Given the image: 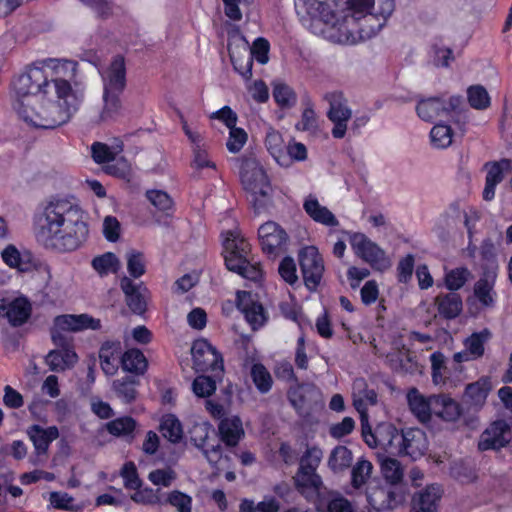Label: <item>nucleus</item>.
I'll list each match as a JSON object with an SVG mask.
<instances>
[{"label":"nucleus","mask_w":512,"mask_h":512,"mask_svg":"<svg viewBox=\"0 0 512 512\" xmlns=\"http://www.w3.org/2000/svg\"><path fill=\"white\" fill-rule=\"evenodd\" d=\"M496 274H485L474 284V295L484 307H493L497 296L494 291Z\"/></svg>","instance_id":"obj_34"},{"label":"nucleus","mask_w":512,"mask_h":512,"mask_svg":"<svg viewBox=\"0 0 512 512\" xmlns=\"http://www.w3.org/2000/svg\"><path fill=\"white\" fill-rule=\"evenodd\" d=\"M469 276L470 272L466 267L451 269L445 274V287L451 292H456L465 285Z\"/></svg>","instance_id":"obj_49"},{"label":"nucleus","mask_w":512,"mask_h":512,"mask_svg":"<svg viewBox=\"0 0 512 512\" xmlns=\"http://www.w3.org/2000/svg\"><path fill=\"white\" fill-rule=\"evenodd\" d=\"M415 256L411 253L401 258L397 265V280L400 283H408L413 275Z\"/></svg>","instance_id":"obj_58"},{"label":"nucleus","mask_w":512,"mask_h":512,"mask_svg":"<svg viewBox=\"0 0 512 512\" xmlns=\"http://www.w3.org/2000/svg\"><path fill=\"white\" fill-rule=\"evenodd\" d=\"M350 244L355 253L372 266L379 264L386 259L385 251L377 243L369 239L364 233H354L350 237Z\"/></svg>","instance_id":"obj_13"},{"label":"nucleus","mask_w":512,"mask_h":512,"mask_svg":"<svg viewBox=\"0 0 512 512\" xmlns=\"http://www.w3.org/2000/svg\"><path fill=\"white\" fill-rule=\"evenodd\" d=\"M210 118L221 121L228 129L235 126L238 121V116L236 112H234L232 108L227 105L213 112L210 115Z\"/></svg>","instance_id":"obj_64"},{"label":"nucleus","mask_w":512,"mask_h":512,"mask_svg":"<svg viewBox=\"0 0 512 512\" xmlns=\"http://www.w3.org/2000/svg\"><path fill=\"white\" fill-rule=\"evenodd\" d=\"M121 476L127 489H136L142 484L136 465L132 461L126 462L123 465L121 469Z\"/></svg>","instance_id":"obj_59"},{"label":"nucleus","mask_w":512,"mask_h":512,"mask_svg":"<svg viewBox=\"0 0 512 512\" xmlns=\"http://www.w3.org/2000/svg\"><path fill=\"white\" fill-rule=\"evenodd\" d=\"M31 313V305L25 298L12 301H0V317L6 318L12 326H20L27 321Z\"/></svg>","instance_id":"obj_20"},{"label":"nucleus","mask_w":512,"mask_h":512,"mask_svg":"<svg viewBox=\"0 0 512 512\" xmlns=\"http://www.w3.org/2000/svg\"><path fill=\"white\" fill-rule=\"evenodd\" d=\"M149 202L167 217H172L175 212L174 201L172 197L163 190L151 189L145 194Z\"/></svg>","instance_id":"obj_39"},{"label":"nucleus","mask_w":512,"mask_h":512,"mask_svg":"<svg viewBox=\"0 0 512 512\" xmlns=\"http://www.w3.org/2000/svg\"><path fill=\"white\" fill-rule=\"evenodd\" d=\"M135 428L136 421L131 416L119 417L106 424L107 431L113 436L132 434Z\"/></svg>","instance_id":"obj_51"},{"label":"nucleus","mask_w":512,"mask_h":512,"mask_svg":"<svg viewBox=\"0 0 512 512\" xmlns=\"http://www.w3.org/2000/svg\"><path fill=\"white\" fill-rule=\"evenodd\" d=\"M158 430L161 435L172 444H178L184 438L183 425L179 418L173 413L162 415Z\"/></svg>","instance_id":"obj_31"},{"label":"nucleus","mask_w":512,"mask_h":512,"mask_svg":"<svg viewBox=\"0 0 512 512\" xmlns=\"http://www.w3.org/2000/svg\"><path fill=\"white\" fill-rule=\"evenodd\" d=\"M236 300L238 308L253 329L264 325L267 320L265 309L260 302L253 300L250 292L238 291Z\"/></svg>","instance_id":"obj_18"},{"label":"nucleus","mask_w":512,"mask_h":512,"mask_svg":"<svg viewBox=\"0 0 512 512\" xmlns=\"http://www.w3.org/2000/svg\"><path fill=\"white\" fill-rule=\"evenodd\" d=\"M120 288L125 295V301L129 309L137 315H143L147 310V302L142 294V284H136L127 276L120 279Z\"/></svg>","instance_id":"obj_21"},{"label":"nucleus","mask_w":512,"mask_h":512,"mask_svg":"<svg viewBox=\"0 0 512 512\" xmlns=\"http://www.w3.org/2000/svg\"><path fill=\"white\" fill-rule=\"evenodd\" d=\"M469 105L476 110H484L490 106L491 99L482 85H472L467 89Z\"/></svg>","instance_id":"obj_47"},{"label":"nucleus","mask_w":512,"mask_h":512,"mask_svg":"<svg viewBox=\"0 0 512 512\" xmlns=\"http://www.w3.org/2000/svg\"><path fill=\"white\" fill-rule=\"evenodd\" d=\"M248 135L243 128L233 126L229 128V137L226 142V147L231 153H238L246 144Z\"/></svg>","instance_id":"obj_55"},{"label":"nucleus","mask_w":512,"mask_h":512,"mask_svg":"<svg viewBox=\"0 0 512 512\" xmlns=\"http://www.w3.org/2000/svg\"><path fill=\"white\" fill-rule=\"evenodd\" d=\"M362 436L370 447H382L386 450H397L399 453L416 460L424 455L426 445L424 433L420 430H398L392 424L378 426L373 432L371 427L362 423Z\"/></svg>","instance_id":"obj_3"},{"label":"nucleus","mask_w":512,"mask_h":512,"mask_svg":"<svg viewBox=\"0 0 512 512\" xmlns=\"http://www.w3.org/2000/svg\"><path fill=\"white\" fill-rule=\"evenodd\" d=\"M434 415L446 422H454L462 414L461 405L449 395H437L434 399Z\"/></svg>","instance_id":"obj_30"},{"label":"nucleus","mask_w":512,"mask_h":512,"mask_svg":"<svg viewBox=\"0 0 512 512\" xmlns=\"http://www.w3.org/2000/svg\"><path fill=\"white\" fill-rule=\"evenodd\" d=\"M166 504L174 507L177 512H192L193 499L187 493L172 490L163 499V505Z\"/></svg>","instance_id":"obj_46"},{"label":"nucleus","mask_w":512,"mask_h":512,"mask_svg":"<svg viewBox=\"0 0 512 512\" xmlns=\"http://www.w3.org/2000/svg\"><path fill=\"white\" fill-rule=\"evenodd\" d=\"M265 146L274 158L277 159L280 157L284 150V142L281 134L277 131L268 132L265 138Z\"/></svg>","instance_id":"obj_60"},{"label":"nucleus","mask_w":512,"mask_h":512,"mask_svg":"<svg viewBox=\"0 0 512 512\" xmlns=\"http://www.w3.org/2000/svg\"><path fill=\"white\" fill-rule=\"evenodd\" d=\"M250 375L257 390L262 393H268L273 385V379L270 372L262 363H255L251 367Z\"/></svg>","instance_id":"obj_42"},{"label":"nucleus","mask_w":512,"mask_h":512,"mask_svg":"<svg viewBox=\"0 0 512 512\" xmlns=\"http://www.w3.org/2000/svg\"><path fill=\"white\" fill-rule=\"evenodd\" d=\"M269 52V41L264 37L256 38L251 46V57L248 59L243 70H238V72L243 78L250 79L252 77L253 59H255L259 64L265 65L269 61Z\"/></svg>","instance_id":"obj_27"},{"label":"nucleus","mask_w":512,"mask_h":512,"mask_svg":"<svg viewBox=\"0 0 512 512\" xmlns=\"http://www.w3.org/2000/svg\"><path fill=\"white\" fill-rule=\"evenodd\" d=\"M278 273L289 285L293 286L298 282L297 266L291 256H285L279 263Z\"/></svg>","instance_id":"obj_54"},{"label":"nucleus","mask_w":512,"mask_h":512,"mask_svg":"<svg viewBox=\"0 0 512 512\" xmlns=\"http://www.w3.org/2000/svg\"><path fill=\"white\" fill-rule=\"evenodd\" d=\"M120 222L114 216H107L103 221V235L109 242H116L120 237Z\"/></svg>","instance_id":"obj_61"},{"label":"nucleus","mask_w":512,"mask_h":512,"mask_svg":"<svg viewBox=\"0 0 512 512\" xmlns=\"http://www.w3.org/2000/svg\"><path fill=\"white\" fill-rule=\"evenodd\" d=\"M416 113L423 121L432 123L436 118L444 116V99L439 96L420 98L416 105Z\"/></svg>","instance_id":"obj_29"},{"label":"nucleus","mask_w":512,"mask_h":512,"mask_svg":"<svg viewBox=\"0 0 512 512\" xmlns=\"http://www.w3.org/2000/svg\"><path fill=\"white\" fill-rule=\"evenodd\" d=\"M95 328L96 321L88 314H63L55 317L51 338L56 346H67L71 344V338L66 332L77 333Z\"/></svg>","instance_id":"obj_9"},{"label":"nucleus","mask_w":512,"mask_h":512,"mask_svg":"<svg viewBox=\"0 0 512 512\" xmlns=\"http://www.w3.org/2000/svg\"><path fill=\"white\" fill-rule=\"evenodd\" d=\"M325 99L329 103L327 117L330 121H334L337 117L345 119L351 118L352 111L348 107L347 99L344 97L342 92L334 91L327 93L325 95Z\"/></svg>","instance_id":"obj_36"},{"label":"nucleus","mask_w":512,"mask_h":512,"mask_svg":"<svg viewBox=\"0 0 512 512\" xmlns=\"http://www.w3.org/2000/svg\"><path fill=\"white\" fill-rule=\"evenodd\" d=\"M435 306L438 314L445 320L457 318L463 310V301L456 292L439 294L435 298Z\"/></svg>","instance_id":"obj_26"},{"label":"nucleus","mask_w":512,"mask_h":512,"mask_svg":"<svg viewBox=\"0 0 512 512\" xmlns=\"http://www.w3.org/2000/svg\"><path fill=\"white\" fill-rule=\"evenodd\" d=\"M293 480L296 490L303 496L308 493H317L323 485L322 478L317 472L305 468L298 467Z\"/></svg>","instance_id":"obj_28"},{"label":"nucleus","mask_w":512,"mask_h":512,"mask_svg":"<svg viewBox=\"0 0 512 512\" xmlns=\"http://www.w3.org/2000/svg\"><path fill=\"white\" fill-rule=\"evenodd\" d=\"M372 463L366 459H359L351 470V485L359 489L369 479L372 473Z\"/></svg>","instance_id":"obj_48"},{"label":"nucleus","mask_w":512,"mask_h":512,"mask_svg":"<svg viewBox=\"0 0 512 512\" xmlns=\"http://www.w3.org/2000/svg\"><path fill=\"white\" fill-rule=\"evenodd\" d=\"M103 83V108L101 120L115 119L122 109L121 95L127 85L125 58L121 54L113 56L109 65L100 73Z\"/></svg>","instance_id":"obj_6"},{"label":"nucleus","mask_w":512,"mask_h":512,"mask_svg":"<svg viewBox=\"0 0 512 512\" xmlns=\"http://www.w3.org/2000/svg\"><path fill=\"white\" fill-rule=\"evenodd\" d=\"M303 209L306 214L316 223L328 227H335L339 224L336 216L325 206H322L316 196L309 194L303 202Z\"/></svg>","instance_id":"obj_23"},{"label":"nucleus","mask_w":512,"mask_h":512,"mask_svg":"<svg viewBox=\"0 0 512 512\" xmlns=\"http://www.w3.org/2000/svg\"><path fill=\"white\" fill-rule=\"evenodd\" d=\"M372 9L374 13L365 16V24L361 28L362 32H365L364 27L369 28L368 37L376 35L384 27L387 19L395 10V0H373Z\"/></svg>","instance_id":"obj_14"},{"label":"nucleus","mask_w":512,"mask_h":512,"mask_svg":"<svg viewBox=\"0 0 512 512\" xmlns=\"http://www.w3.org/2000/svg\"><path fill=\"white\" fill-rule=\"evenodd\" d=\"M273 98L276 104L282 109L292 108L297 102L295 91L285 83L274 85Z\"/></svg>","instance_id":"obj_44"},{"label":"nucleus","mask_w":512,"mask_h":512,"mask_svg":"<svg viewBox=\"0 0 512 512\" xmlns=\"http://www.w3.org/2000/svg\"><path fill=\"white\" fill-rule=\"evenodd\" d=\"M297 260L304 286L310 292L317 291L325 272L324 259L319 249L314 245L303 246L297 253Z\"/></svg>","instance_id":"obj_7"},{"label":"nucleus","mask_w":512,"mask_h":512,"mask_svg":"<svg viewBox=\"0 0 512 512\" xmlns=\"http://www.w3.org/2000/svg\"><path fill=\"white\" fill-rule=\"evenodd\" d=\"M406 398L411 413L419 422L431 421L435 407L434 399H437V395L426 397L416 387H412L408 390Z\"/></svg>","instance_id":"obj_15"},{"label":"nucleus","mask_w":512,"mask_h":512,"mask_svg":"<svg viewBox=\"0 0 512 512\" xmlns=\"http://www.w3.org/2000/svg\"><path fill=\"white\" fill-rule=\"evenodd\" d=\"M381 473L384 479L397 486L403 479V469L400 462L397 459L386 457L381 461Z\"/></svg>","instance_id":"obj_45"},{"label":"nucleus","mask_w":512,"mask_h":512,"mask_svg":"<svg viewBox=\"0 0 512 512\" xmlns=\"http://www.w3.org/2000/svg\"><path fill=\"white\" fill-rule=\"evenodd\" d=\"M120 261L112 252H106L98 255V274H116L120 270Z\"/></svg>","instance_id":"obj_57"},{"label":"nucleus","mask_w":512,"mask_h":512,"mask_svg":"<svg viewBox=\"0 0 512 512\" xmlns=\"http://www.w3.org/2000/svg\"><path fill=\"white\" fill-rule=\"evenodd\" d=\"M28 435L35 448V457L32 458L34 465L43 464L47 459V451L50 443L59 437L57 427L51 426L46 429L39 425H33L28 430Z\"/></svg>","instance_id":"obj_12"},{"label":"nucleus","mask_w":512,"mask_h":512,"mask_svg":"<svg viewBox=\"0 0 512 512\" xmlns=\"http://www.w3.org/2000/svg\"><path fill=\"white\" fill-rule=\"evenodd\" d=\"M491 333L488 329L472 333L464 341L465 348L472 354V358L479 359L484 355L485 343L489 340Z\"/></svg>","instance_id":"obj_41"},{"label":"nucleus","mask_w":512,"mask_h":512,"mask_svg":"<svg viewBox=\"0 0 512 512\" xmlns=\"http://www.w3.org/2000/svg\"><path fill=\"white\" fill-rule=\"evenodd\" d=\"M453 130L447 124H436L430 131L431 143L435 148H447L452 143Z\"/></svg>","instance_id":"obj_50"},{"label":"nucleus","mask_w":512,"mask_h":512,"mask_svg":"<svg viewBox=\"0 0 512 512\" xmlns=\"http://www.w3.org/2000/svg\"><path fill=\"white\" fill-rule=\"evenodd\" d=\"M442 494L439 484L427 485L413 496L410 512H437Z\"/></svg>","instance_id":"obj_19"},{"label":"nucleus","mask_w":512,"mask_h":512,"mask_svg":"<svg viewBox=\"0 0 512 512\" xmlns=\"http://www.w3.org/2000/svg\"><path fill=\"white\" fill-rule=\"evenodd\" d=\"M175 478L171 469H156L149 473L148 479L156 486L169 487Z\"/></svg>","instance_id":"obj_63"},{"label":"nucleus","mask_w":512,"mask_h":512,"mask_svg":"<svg viewBox=\"0 0 512 512\" xmlns=\"http://www.w3.org/2000/svg\"><path fill=\"white\" fill-rule=\"evenodd\" d=\"M147 368L148 360L141 350L132 348L124 352L122 356V370L124 372L139 378L147 371Z\"/></svg>","instance_id":"obj_33"},{"label":"nucleus","mask_w":512,"mask_h":512,"mask_svg":"<svg viewBox=\"0 0 512 512\" xmlns=\"http://www.w3.org/2000/svg\"><path fill=\"white\" fill-rule=\"evenodd\" d=\"M222 246L224 264L228 271L255 283L263 279L261 263L255 259L249 241L239 232L227 231Z\"/></svg>","instance_id":"obj_4"},{"label":"nucleus","mask_w":512,"mask_h":512,"mask_svg":"<svg viewBox=\"0 0 512 512\" xmlns=\"http://www.w3.org/2000/svg\"><path fill=\"white\" fill-rule=\"evenodd\" d=\"M258 239L262 252L276 259L286 252L289 236L278 223L267 221L258 228Z\"/></svg>","instance_id":"obj_10"},{"label":"nucleus","mask_w":512,"mask_h":512,"mask_svg":"<svg viewBox=\"0 0 512 512\" xmlns=\"http://www.w3.org/2000/svg\"><path fill=\"white\" fill-rule=\"evenodd\" d=\"M239 174L244 190L249 194V202L256 215L265 212L272 203V185L266 170L252 155L237 159Z\"/></svg>","instance_id":"obj_5"},{"label":"nucleus","mask_w":512,"mask_h":512,"mask_svg":"<svg viewBox=\"0 0 512 512\" xmlns=\"http://www.w3.org/2000/svg\"><path fill=\"white\" fill-rule=\"evenodd\" d=\"M219 438L227 447H236L245 436L242 420L239 416L224 417L218 424Z\"/></svg>","instance_id":"obj_22"},{"label":"nucleus","mask_w":512,"mask_h":512,"mask_svg":"<svg viewBox=\"0 0 512 512\" xmlns=\"http://www.w3.org/2000/svg\"><path fill=\"white\" fill-rule=\"evenodd\" d=\"M353 455L350 449L343 445H337L330 453L328 467L334 473L342 472L351 466Z\"/></svg>","instance_id":"obj_38"},{"label":"nucleus","mask_w":512,"mask_h":512,"mask_svg":"<svg viewBox=\"0 0 512 512\" xmlns=\"http://www.w3.org/2000/svg\"><path fill=\"white\" fill-rule=\"evenodd\" d=\"M140 384L139 378L131 375H126L121 379L113 381V390L116 396L126 404H130L136 400L137 387Z\"/></svg>","instance_id":"obj_35"},{"label":"nucleus","mask_w":512,"mask_h":512,"mask_svg":"<svg viewBox=\"0 0 512 512\" xmlns=\"http://www.w3.org/2000/svg\"><path fill=\"white\" fill-rule=\"evenodd\" d=\"M304 6L312 18H319L332 25L338 21L335 0H304Z\"/></svg>","instance_id":"obj_24"},{"label":"nucleus","mask_w":512,"mask_h":512,"mask_svg":"<svg viewBox=\"0 0 512 512\" xmlns=\"http://www.w3.org/2000/svg\"><path fill=\"white\" fill-rule=\"evenodd\" d=\"M88 216L69 199L50 201L35 218V236L47 250L66 253L77 250L88 237Z\"/></svg>","instance_id":"obj_2"},{"label":"nucleus","mask_w":512,"mask_h":512,"mask_svg":"<svg viewBox=\"0 0 512 512\" xmlns=\"http://www.w3.org/2000/svg\"><path fill=\"white\" fill-rule=\"evenodd\" d=\"M61 349L51 350L46 356L45 362L49 369L54 372H62L72 368L78 361L76 352L67 346H59Z\"/></svg>","instance_id":"obj_25"},{"label":"nucleus","mask_w":512,"mask_h":512,"mask_svg":"<svg viewBox=\"0 0 512 512\" xmlns=\"http://www.w3.org/2000/svg\"><path fill=\"white\" fill-rule=\"evenodd\" d=\"M509 426L503 420L494 421L481 435L480 451L500 450L509 443Z\"/></svg>","instance_id":"obj_16"},{"label":"nucleus","mask_w":512,"mask_h":512,"mask_svg":"<svg viewBox=\"0 0 512 512\" xmlns=\"http://www.w3.org/2000/svg\"><path fill=\"white\" fill-rule=\"evenodd\" d=\"M489 391V381L486 379H480L466 386L463 401L469 407L478 410L485 403Z\"/></svg>","instance_id":"obj_32"},{"label":"nucleus","mask_w":512,"mask_h":512,"mask_svg":"<svg viewBox=\"0 0 512 512\" xmlns=\"http://www.w3.org/2000/svg\"><path fill=\"white\" fill-rule=\"evenodd\" d=\"M361 301L364 305L374 304L379 297V287L376 280H368L360 290Z\"/></svg>","instance_id":"obj_62"},{"label":"nucleus","mask_w":512,"mask_h":512,"mask_svg":"<svg viewBox=\"0 0 512 512\" xmlns=\"http://www.w3.org/2000/svg\"><path fill=\"white\" fill-rule=\"evenodd\" d=\"M367 500L376 511L394 510L406 501V489L401 486L377 487L368 493Z\"/></svg>","instance_id":"obj_11"},{"label":"nucleus","mask_w":512,"mask_h":512,"mask_svg":"<svg viewBox=\"0 0 512 512\" xmlns=\"http://www.w3.org/2000/svg\"><path fill=\"white\" fill-rule=\"evenodd\" d=\"M222 377H216L213 373L210 375H198L192 383L194 394L201 398L211 396L216 391L217 381Z\"/></svg>","instance_id":"obj_43"},{"label":"nucleus","mask_w":512,"mask_h":512,"mask_svg":"<svg viewBox=\"0 0 512 512\" xmlns=\"http://www.w3.org/2000/svg\"><path fill=\"white\" fill-rule=\"evenodd\" d=\"M124 352L120 341H106L98 350V360L101 369L108 376H113L122 368Z\"/></svg>","instance_id":"obj_17"},{"label":"nucleus","mask_w":512,"mask_h":512,"mask_svg":"<svg viewBox=\"0 0 512 512\" xmlns=\"http://www.w3.org/2000/svg\"><path fill=\"white\" fill-rule=\"evenodd\" d=\"M127 270L131 277L140 278L146 272L144 256L139 251H131L127 254Z\"/></svg>","instance_id":"obj_56"},{"label":"nucleus","mask_w":512,"mask_h":512,"mask_svg":"<svg viewBox=\"0 0 512 512\" xmlns=\"http://www.w3.org/2000/svg\"><path fill=\"white\" fill-rule=\"evenodd\" d=\"M193 366L198 373H213L223 377L224 362L222 354L207 339H196L191 347Z\"/></svg>","instance_id":"obj_8"},{"label":"nucleus","mask_w":512,"mask_h":512,"mask_svg":"<svg viewBox=\"0 0 512 512\" xmlns=\"http://www.w3.org/2000/svg\"><path fill=\"white\" fill-rule=\"evenodd\" d=\"M134 490L135 492L132 495L134 502L145 505H163L160 488L153 489L150 487H142L141 485Z\"/></svg>","instance_id":"obj_52"},{"label":"nucleus","mask_w":512,"mask_h":512,"mask_svg":"<svg viewBox=\"0 0 512 512\" xmlns=\"http://www.w3.org/2000/svg\"><path fill=\"white\" fill-rule=\"evenodd\" d=\"M432 380L436 385H447L451 382L450 370L446 366L443 353L436 351L430 355Z\"/></svg>","instance_id":"obj_40"},{"label":"nucleus","mask_w":512,"mask_h":512,"mask_svg":"<svg viewBox=\"0 0 512 512\" xmlns=\"http://www.w3.org/2000/svg\"><path fill=\"white\" fill-rule=\"evenodd\" d=\"M55 76L38 66L29 67L13 82V108L30 126L55 129L67 123L76 109L70 79L75 76L76 63L70 60H49Z\"/></svg>","instance_id":"obj_1"},{"label":"nucleus","mask_w":512,"mask_h":512,"mask_svg":"<svg viewBox=\"0 0 512 512\" xmlns=\"http://www.w3.org/2000/svg\"><path fill=\"white\" fill-rule=\"evenodd\" d=\"M323 453L317 446L308 447L299 461V468L317 472Z\"/></svg>","instance_id":"obj_53"},{"label":"nucleus","mask_w":512,"mask_h":512,"mask_svg":"<svg viewBox=\"0 0 512 512\" xmlns=\"http://www.w3.org/2000/svg\"><path fill=\"white\" fill-rule=\"evenodd\" d=\"M198 431L200 432L199 437L196 435L192 436L195 446L203 449L204 454L210 463H217L222 457V448L220 444L211 445L210 447L207 445L208 429L206 426H195L193 433H197Z\"/></svg>","instance_id":"obj_37"}]
</instances>
